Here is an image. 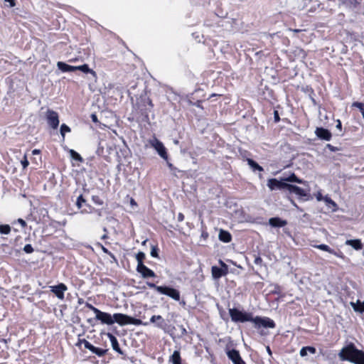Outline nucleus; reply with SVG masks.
Masks as SVG:
<instances>
[{"label":"nucleus","instance_id":"nucleus-1","mask_svg":"<svg viewBox=\"0 0 364 364\" xmlns=\"http://www.w3.org/2000/svg\"><path fill=\"white\" fill-rule=\"evenodd\" d=\"M338 356L341 360H348L354 364H364V352L357 349L353 343L343 347Z\"/></svg>","mask_w":364,"mask_h":364},{"label":"nucleus","instance_id":"nucleus-10","mask_svg":"<svg viewBox=\"0 0 364 364\" xmlns=\"http://www.w3.org/2000/svg\"><path fill=\"white\" fill-rule=\"evenodd\" d=\"M46 117L48 125L55 129L59 125V116L58 114L51 109H48L46 114Z\"/></svg>","mask_w":364,"mask_h":364},{"label":"nucleus","instance_id":"nucleus-25","mask_svg":"<svg viewBox=\"0 0 364 364\" xmlns=\"http://www.w3.org/2000/svg\"><path fill=\"white\" fill-rule=\"evenodd\" d=\"M76 68V70H80L85 73H90L92 74L94 77L96 76V73L90 69L88 66V65L87 64H83L82 65H79V66H75Z\"/></svg>","mask_w":364,"mask_h":364},{"label":"nucleus","instance_id":"nucleus-48","mask_svg":"<svg viewBox=\"0 0 364 364\" xmlns=\"http://www.w3.org/2000/svg\"><path fill=\"white\" fill-rule=\"evenodd\" d=\"M180 328H181V336H185L187 334V331L183 326H181Z\"/></svg>","mask_w":364,"mask_h":364},{"label":"nucleus","instance_id":"nucleus-17","mask_svg":"<svg viewBox=\"0 0 364 364\" xmlns=\"http://www.w3.org/2000/svg\"><path fill=\"white\" fill-rule=\"evenodd\" d=\"M136 271L141 274L144 278L154 277L156 276L154 272L144 264L136 267Z\"/></svg>","mask_w":364,"mask_h":364},{"label":"nucleus","instance_id":"nucleus-63","mask_svg":"<svg viewBox=\"0 0 364 364\" xmlns=\"http://www.w3.org/2000/svg\"><path fill=\"white\" fill-rule=\"evenodd\" d=\"M101 238H102V240H105V239L107 238V234L103 235L102 236V237H101Z\"/></svg>","mask_w":364,"mask_h":364},{"label":"nucleus","instance_id":"nucleus-58","mask_svg":"<svg viewBox=\"0 0 364 364\" xmlns=\"http://www.w3.org/2000/svg\"><path fill=\"white\" fill-rule=\"evenodd\" d=\"M363 302H361L360 300L357 301V304H359L360 309H364V306L363 305Z\"/></svg>","mask_w":364,"mask_h":364},{"label":"nucleus","instance_id":"nucleus-38","mask_svg":"<svg viewBox=\"0 0 364 364\" xmlns=\"http://www.w3.org/2000/svg\"><path fill=\"white\" fill-rule=\"evenodd\" d=\"M353 106L358 108L361 113H363V112H364V104H363L361 102H356L353 104Z\"/></svg>","mask_w":364,"mask_h":364},{"label":"nucleus","instance_id":"nucleus-32","mask_svg":"<svg viewBox=\"0 0 364 364\" xmlns=\"http://www.w3.org/2000/svg\"><path fill=\"white\" fill-rule=\"evenodd\" d=\"M314 247L317 249H319V250L325 251V252H328L329 253L333 252V249H331L328 245H325V244L317 245H315Z\"/></svg>","mask_w":364,"mask_h":364},{"label":"nucleus","instance_id":"nucleus-33","mask_svg":"<svg viewBox=\"0 0 364 364\" xmlns=\"http://www.w3.org/2000/svg\"><path fill=\"white\" fill-rule=\"evenodd\" d=\"M96 245L100 247L104 253L108 255L112 258H114V255L110 251H109L108 249L104 247L101 243L98 242L96 244Z\"/></svg>","mask_w":364,"mask_h":364},{"label":"nucleus","instance_id":"nucleus-31","mask_svg":"<svg viewBox=\"0 0 364 364\" xmlns=\"http://www.w3.org/2000/svg\"><path fill=\"white\" fill-rule=\"evenodd\" d=\"M11 232V227L9 225H0V233L9 235Z\"/></svg>","mask_w":364,"mask_h":364},{"label":"nucleus","instance_id":"nucleus-18","mask_svg":"<svg viewBox=\"0 0 364 364\" xmlns=\"http://www.w3.org/2000/svg\"><path fill=\"white\" fill-rule=\"evenodd\" d=\"M107 336L108 337V338L110 341V343H111L113 350H115L116 352L119 353V354H123V352L122 351L121 348H119V345L117 338L111 333H107Z\"/></svg>","mask_w":364,"mask_h":364},{"label":"nucleus","instance_id":"nucleus-13","mask_svg":"<svg viewBox=\"0 0 364 364\" xmlns=\"http://www.w3.org/2000/svg\"><path fill=\"white\" fill-rule=\"evenodd\" d=\"M226 354L233 364H246L241 358L238 350L235 349L227 350Z\"/></svg>","mask_w":364,"mask_h":364},{"label":"nucleus","instance_id":"nucleus-36","mask_svg":"<svg viewBox=\"0 0 364 364\" xmlns=\"http://www.w3.org/2000/svg\"><path fill=\"white\" fill-rule=\"evenodd\" d=\"M151 255L153 257H159L158 248L156 246H152L151 250Z\"/></svg>","mask_w":364,"mask_h":364},{"label":"nucleus","instance_id":"nucleus-29","mask_svg":"<svg viewBox=\"0 0 364 364\" xmlns=\"http://www.w3.org/2000/svg\"><path fill=\"white\" fill-rule=\"evenodd\" d=\"M145 258V254L142 252H139L136 255V259L137 261V267L143 265V260Z\"/></svg>","mask_w":364,"mask_h":364},{"label":"nucleus","instance_id":"nucleus-37","mask_svg":"<svg viewBox=\"0 0 364 364\" xmlns=\"http://www.w3.org/2000/svg\"><path fill=\"white\" fill-rule=\"evenodd\" d=\"M23 251L26 252V253H28V254H30V253H32L33 252V247L31 246V245L30 244H27L24 246L23 247Z\"/></svg>","mask_w":364,"mask_h":364},{"label":"nucleus","instance_id":"nucleus-35","mask_svg":"<svg viewBox=\"0 0 364 364\" xmlns=\"http://www.w3.org/2000/svg\"><path fill=\"white\" fill-rule=\"evenodd\" d=\"M85 203V200L83 198L82 195L77 197L76 201V205L78 208H81L82 203Z\"/></svg>","mask_w":364,"mask_h":364},{"label":"nucleus","instance_id":"nucleus-4","mask_svg":"<svg viewBox=\"0 0 364 364\" xmlns=\"http://www.w3.org/2000/svg\"><path fill=\"white\" fill-rule=\"evenodd\" d=\"M252 323H254L256 328H260L261 327L274 328L275 327L274 321L268 317H252Z\"/></svg>","mask_w":364,"mask_h":364},{"label":"nucleus","instance_id":"nucleus-7","mask_svg":"<svg viewBox=\"0 0 364 364\" xmlns=\"http://www.w3.org/2000/svg\"><path fill=\"white\" fill-rule=\"evenodd\" d=\"M159 293L168 296L177 301H178L181 298L180 292L178 289L167 286H162L161 288H159Z\"/></svg>","mask_w":364,"mask_h":364},{"label":"nucleus","instance_id":"nucleus-39","mask_svg":"<svg viewBox=\"0 0 364 364\" xmlns=\"http://www.w3.org/2000/svg\"><path fill=\"white\" fill-rule=\"evenodd\" d=\"M323 200H324V201L327 203V204H331L332 205L333 207H336V203L329 197L328 196H325Z\"/></svg>","mask_w":364,"mask_h":364},{"label":"nucleus","instance_id":"nucleus-51","mask_svg":"<svg viewBox=\"0 0 364 364\" xmlns=\"http://www.w3.org/2000/svg\"><path fill=\"white\" fill-rule=\"evenodd\" d=\"M166 163H167V166H168V168L172 171L173 169H175V168L173 167V164L171 163H170L168 161V159L167 161H166Z\"/></svg>","mask_w":364,"mask_h":364},{"label":"nucleus","instance_id":"nucleus-40","mask_svg":"<svg viewBox=\"0 0 364 364\" xmlns=\"http://www.w3.org/2000/svg\"><path fill=\"white\" fill-rule=\"evenodd\" d=\"M21 164L23 168H27L28 166L29 163L26 155H24L23 159L21 161Z\"/></svg>","mask_w":364,"mask_h":364},{"label":"nucleus","instance_id":"nucleus-54","mask_svg":"<svg viewBox=\"0 0 364 364\" xmlns=\"http://www.w3.org/2000/svg\"><path fill=\"white\" fill-rule=\"evenodd\" d=\"M341 122L339 119L337 120V124H336V128L338 129H341Z\"/></svg>","mask_w":364,"mask_h":364},{"label":"nucleus","instance_id":"nucleus-22","mask_svg":"<svg viewBox=\"0 0 364 364\" xmlns=\"http://www.w3.org/2000/svg\"><path fill=\"white\" fill-rule=\"evenodd\" d=\"M169 363L172 364H181V357L179 350H174L173 354L169 357Z\"/></svg>","mask_w":364,"mask_h":364},{"label":"nucleus","instance_id":"nucleus-27","mask_svg":"<svg viewBox=\"0 0 364 364\" xmlns=\"http://www.w3.org/2000/svg\"><path fill=\"white\" fill-rule=\"evenodd\" d=\"M247 164L253 171H262L263 168L251 159H247Z\"/></svg>","mask_w":364,"mask_h":364},{"label":"nucleus","instance_id":"nucleus-60","mask_svg":"<svg viewBox=\"0 0 364 364\" xmlns=\"http://www.w3.org/2000/svg\"><path fill=\"white\" fill-rule=\"evenodd\" d=\"M266 348H267V351L268 354L269 355H272V351H271V349H270L269 346H267Z\"/></svg>","mask_w":364,"mask_h":364},{"label":"nucleus","instance_id":"nucleus-20","mask_svg":"<svg viewBox=\"0 0 364 364\" xmlns=\"http://www.w3.org/2000/svg\"><path fill=\"white\" fill-rule=\"evenodd\" d=\"M57 66L62 72H73L76 70L75 66L68 65L63 62H58Z\"/></svg>","mask_w":364,"mask_h":364},{"label":"nucleus","instance_id":"nucleus-56","mask_svg":"<svg viewBox=\"0 0 364 364\" xmlns=\"http://www.w3.org/2000/svg\"><path fill=\"white\" fill-rule=\"evenodd\" d=\"M274 119L276 122H278L279 120V117L277 111L274 112Z\"/></svg>","mask_w":364,"mask_h":364},{"label":"nucleus","instance_id":"nucleus-8","mask_svg":"<svg viewBox=\"0 0 364 364\" xmlns=\"http://www.w3.org/2000/svg\"><path fill=\"white\" fill-rule=\"evenodd\" d=\"M267 186L270 191L282 190L284 188L287 189L289 183H284V181H283V177H282L279 180L277 178L269 179L267 181Z\"/></svg>","mask_w":364,"mask_h":364},{"label":"nucleus","instance_id":"nucleus-23","mask_svg":"<svg viewBox=\"0 0 364 364\" xmlns=\"http://www.w3.org/2000/svg\"><path fill=\"white\" fill-rule=\"evenodd\" d=\"M283 181H284V183H287V182H296V183H302V184H306V182L301 180V179H299L295 173H291L289 176H287V177H283Z\"/></svg>","mask_w":364,"mask_h":364},{"label":"nucleus","instance_id":"nucleus-53","mask_svg":"<svg viewBox=\"0 0 364 364\" xmlns=\"http://www.w3.org/2000/svg\"><path fill=\"white\" fill-rule=\"evenodd\" d=\"M327 147L332 151H336V148L332 146L331 144H327Z\"/></svg>","mask_w":364,"mask_h":364},{"label":"nucleus","instance_id":"nucleus-9","mask_svg":"<svg viewBox=\"0 0 364 364\" xmlns=\"http://www.w3.org/2000/svg\"><path fill=\"white\" fill-rule=\"evenodd\" d=\"M221 267L213 266L211 268V273L213 279H218L228 273V266L222 260L219 261Z\"/></svg>","mask_w":364,"mask_h":364},{"label":"nucleus","instance_id":"nucleus-6","mask_svg":"<svg viewBox=\"0 0 364 364\" xmlns=\"http://www.w3.org/2000/svg\"><path fill=\"white\" fill-rule=\"evenodd\" d=\"M151 146L154 148L158 154L165 161L168 160V154L166 151V149L164 146L163 143L160 141L158 139L154 138L150 140Z\"/></svg>","mask_w":364,"mask_h":364},{"label":"nucleus","instance_id":"nucleus-43","mask_svg":"<svg viewBox=\"0 0 364 364\" xmlns=\"http://www.w3.org/2000/svg\"><path fill=\"white\" fill-rule=\"evenodd\" d=\"M331 254L336 256L337 257L342 258V259L343 258V254L341 251L336 252L334 250H333V252H331Z\"/></svg>","mask_w":364,"mask_h":364},{"label":"nucleus","instance_id":"nucleus-12","mask_svg":"<svg viewBox=\"0 0 364 364\" xmlns=\"http://www.w3.org/2000/svg\"><path fill=\"white\" fill-rule=\"evenodd\" d=\"M95 318L100 321L102 324L109 326L114 324L113 315L112 316L110 314L101 311L100 310L95 316Z\"/></svg>","mask_w":364,"mask_h":364},{"label":"nucleus","instance_id":"nucleus-15","mask_svg":"<svg viewBox=\"0 0 364 364\" xmlns=\"http://www.w3.org/2000/svg\"><path fill=\"white\" fill-rule=\"evenodd\" d=\"M83 345L85 348L90 350L92 353H95V355H98L99 357H102L104 355H105L107 350L97 348L92 345L89 341H84Z\"/></svg>","mask_w":364,"mask_h":364},{"label":"nucleus","instance_id":"nucleus-52","mask_svg":"<svg viewBox=\"0 0 364 364\" xmlns=\"http://www.w3.org/2000/svg\"><path fill=\"white\" fill-rule=\"evenodd\" d=\"M323 198L322 197V195H321V193H318L316 194V199H317V200L321 201V200H323Z\"/></svg>","mask_w":364,"mask_h":364},{"label":"nucleus","instance_id":"nucleus-42","mask_svg":"<svg viewBox=\"0 0 364 364\" xmlns=\"http://www.w3.org/2000/svg\"><path fill=\"white\" fill-rule=\"evenodd\" d=\"M146 284L149 288L154 289L158 293H159V289L161 288V287H162V286H156L155 284L151 283V282H147Z\"/></svg>","mask_w":364,"mask_h":364},{"label":"nucleus","instance_id":"nucleus-24","mask_svg":"<svg viewBox=\"0 0 364 364\" xmlns=\"http://www.w3.org/2000/svg\"><path fill=\"white\" fill-rule=\"evenodd\" d=\"M346 245L351 246L355 250H360L363 248L360 240H347Z\"/></svg>","mask_w":364,"mask_h":364},{"label":"nucleus","instance_id":"nucleus-62","mask_svg":"<svg viewBox=\"0 0 364 364\" xmlns=\"http://www.w3.org/2000/svg\"><path fill=\"white\" fill-rule=\"evenodd\" d=\"M148 104H149V105H150V107H153L152 102L150 99H148Z\"/></svg>","mask_w":364,"mask_h":364},{"label":"nucleus","instance_id":"nucleus-41","mask_svg":"<svg viewBox=\"0 0 364 364\" xmlns=\"http://www.w3.org/2000/svg\"><path fill=\"white\" fill-rule=\"evenodd\" d=\"M86 306L89 308L90 310H92L95 314V316L100 311L97 308L95 307L94 306L89 303L86 304Z\"/></svg>","mask_w":364,"mask_h":364},{"label":"nucleus","instance_id":"nucleus-61","mask_svg":"<svg viewBox=\"0 0 364 364\" xmlns=\"http://www.w3.org/2000/svg\"><path fill=\"white\" fill-rule=\"evenodd\" d=\"M352 304H354V305L355 304L356 307H358V309H360V305L359 304H357V301L355 303V302H350V305L352 306Z\"/></svg>","mask_w":364,"mask_h":364},{"label":"nucleus","instance_id":"nucleus-2","mask_svg":"<svg viewBox=\"0 0 364 364\" xmlns=\"http://www.w3.org/2000/svg\"><path fill=\"white\" fill-rule=\"evenodd\" d=\"M114 323H117L120 326H125L127 324H133L135 326L147 325V323H143L140 319L135 318L121 313H116L113 314Z\"/></svg>","mask_w":364,"mask_h":364},{"label":"nucleus","instance_id":"nucleus-45","mask_svg":"<svg viewBox=\"0 0 364 364\" xmlns=\"http://www.w3.org/2000/svg\"><path fill=\"white\" fill-rule=\"evenodd\" d=\"M17 223H19L22 226V228H25L26 226V221L21 218H18L17 220Z\"/></svg>","mask_w":364,"mask_h":364},{"label":"nucleus","instance_id":"nucleus-59","mask_svg":"<svg viewBox=\"0 0 364 364\" xmlns=\"http://www.w3.org/2000/svg\"><path fill=\"white\" fill-rule=\"evenodd\" d=\"M86 341L85 339H79L78 343L76 344V346H79L80 344H83V341Z\"/></svg>","mask_w":364,"mask_h":364},{"label":"nucleus","instance_id":"nucleus-46","mask_svg":"<svg viewBox=\"0 0 364 364\" xmlns=\"http://www.w3.org/2000/svg\"><path fill=\"white\" fill-rule=\"evenodd\" d=\"M130 205L133 208L137 206L136 202L132 198H130Z\"/></svg>","mask_w":364,"mask_h":364},{"label":"nucleus","instance_id":"nucleus-11","mask_svg":"<svg viewBox=\"0 0 364 364\" xmlns=\"http://www.w3.org/2000/svg\"><path fill=\"white\" fill-rule=\"evenodd\" d=\"M50 291L53 292L60 300L64 299V294L68 290L67 286L63 283H60L55 286H50Z\"/></svg>","mask_w":364,"mask_h":364},{"label":"nucleus","instance_id":"nucleus-16","mask_svg":"<svg viewBox=\"0 0 364 364\" xmlns=\"http://www.w3.org/2000/svg\"><path fill=\"white\" fill-rule=\"evenodd\" d=\"M315 134L321 139L329 141L331 139V133L326 129L318 127L315 130Z\"/></svg>","mask_w":364,"mask_h":364},{"label":"nucleus","instance_id":"nucleus-14","mask_svg":"<svg viewBox=\"0 0 364 364\" xmlns=\"http://www.w3.org/2000/svg\"><path fill=\"white\" fill-rule=\"evenodd\" d=\"M287 190L289 193H295L299 198L308 197L309 196V189H304L297 186L291 185L289 183Z\"/></svg>","mask_w":364,"mask_h":364},{"label":"nucleus","instance_id":"nucleus-5","mask_svg":"<svg viewBox=\"0 0 364 364\" xmlns=\"http://www.w3.org/2000/svg\"><path fill=\"white\" fill-rule=\"evenodd\" d=\"M150 322L155 323V326L164 331V332L170 333L173 327L168 325L165 320L160 315H154L150 318Z\"/></svg>","mask_w":364,"mask_h":364},{"label":"nucleus","instance_id":"nucleus-21","mask_svg":"<svg viewBox=\"0 0 364 364\" xmlns=\"http://www.w3.org/2000/svg\"><path fill=\"white\" fill-rule=\"evenodd\" d=\"M219 240L223 242H230L232 240L231 234L226 230H220L218 235Z\"/></svg>","mask_w":364,"mask_h":364},{"label":"nucleus","instance_id":"nucleus-26","mask_svg":"<svg viewBox=\"0 0 364 364\" xmlns=\"http://www.w3.org/2000/svg\"><path fill=\"white\" fill-rule=\"evenodd\" d=\"M308 353H310L311 354H314L316 353V348L312 346H306L303 347L299 352V354L301 357L306 356Z\"/></svg>","mask_w":364,"mask_h":364},{"label":"nucleus","instance_id":"nucleus-30","mask_svg":"<svg viewBox=\"0 0 364 364\" xmlns=\"http://www.w3.org/2000/svg\"><path fill=\"white\" fill-rule=\"evenodd\" d=\"M69 153H70V156L75 161H80V162L82 161V158L81 157V156L77 152H76L75 150L70 149Z\"/></svg>","mask_w":364,"mask_h":364},{"label":"nucleus","instance_id":"nucleus-44","mask_svg":"<svg viewBox=\"0 0 364 364\" xmlns=\"http://www.w3.org/2000/svg\"><path fill=\"white\" fill-rule=\"evenodd\" d=\"M363 305L364 306V301L363 303ZM352 307L355 311H358L360 313L364 312V309H358V307H356L355 304L354 305V304H352Z\"/></svg>","mask_w":364,"mask_h":364},{"label":"nucleus","instance_id":"nucleus-34","mask_svg":"<svg viewBox=\"0 0 364 364\" xmlns=\"http://www.w3.org/2000/svg\"><path fill=\"white\" fill-rule=\"evenodd\" d=\"M92 200L93 203L98 205H102L103 204V200L98 196H92Z\"/></svg>","mask_w":364,"mask_h":364},{"label":"nucleus","instance_id":"nucleus-49","mask_svg":"<svg viewBox=\"0 0 364 364\" xmlns=\"http://www.w3.org/2000/svg\"><path fill=\"white\" fill-rule=\"evenodd\" d=\"M184 220V215L183 213H179L178 215V220L179 222H182Z\"/></svg>","mask_w":364,"mask_h":364},{"label":"nucleus","instance_id":"nucleus-55","mask_svg":"<svg viewBox=\"0 0 364 364\" xmlns=\"http://www.w3.org/2000/svg\"><path fill=\"white\" fill-rule=\"evenodd\" d=\"M201 236L203 237V238H207L208 237V234L207 232L205 231H203L202 232V234H201Z\"/></svg>","mask_w":364,"mask_h":364},{"label":"nucleus","instance_id":"nucleus-57","mask_svg":"<svg viewBox=\"0 0 364 364\" xmlns=\"http://www.w3.org/2000/svg\"><path fill=\"white\" fill-rule=\"evenodd\" d=\"M32 154H33V155L38 154H40V150H38V149H33V150L32 151Z\"/></svg>","mask_w":364,"mask_h":364},{"label":"nucleus","instance_id":"nucleus-50","mask_svg":"<svg viewBox=\"0 0 364 364\" xmlns=\"http://www.w3.org/2000/svg\"><path fill=\"white\" fill-rule=\"evenodd\" d=\"M91 119H92V122H97V121H98L97 115L95 114H91Z\"/></svg>","mask_w":364,"mask_h":364},{"label":"nucleus","instance_id":"nucleus-3","mask_svg":"<svg viewBox=\"0 0 364 364\" xmlns=\"http://www.w3.org/2000/svg\"><path fill=\"white\" fill-rule=\"evenodd\" d=\"M229 314L232 321L235 323H244L247 321L252 322L253 317L251 313L240 311L236 308L229 309Z\"/></svg>","mask_w":364,"mask_h":364},{"label":"nucleus","instance_id":"nucleus-19","mask_svg":"<svg viewBox=\"0 0 364 364\" xmlns=\"http://www.w3.org/2000/svg\"><path fill=\"white\" fill-rule=\"evenodd\" d=\"M269 224L272 227H284L287 225V221L282 220L279 218H272L269 220Z\"/></svg>","mask_w":364,"mask_h":364},{"label":"nucleus","instance_id":"nucleus-64","mask_svg":"<svg viewBox=\"0 0 364 364\" xmlns=\"http://www.w3.org/2000/svg\"><path fill=\"white\" fill-rule=\"evenodd\" d=\"M291 203L296 207V208H298V206L296 205V204L294 202V201H291Z\"/></svg>","mask_w":364,"mask_h":364},{"label":"nucleus","instance_id":"nucleus-28","mask_svg":"<svg viewBox=\"0 0 364 364\" xmlns=\"http://www.w3.org/2000/svg\"><path fill=\"white\" fill-rule=\"evenodd\" d=\"M70 131L71 129L68 125H66L65 124H61L60 132L63 138V141L65 140V134L70 132Z\"/></svg>","mask_w":364,"mask_h":364},{"label":"nucleus","instance_id":"nucleus-47","mask_svg":"<svg viewBox=\"0 0 364 364\" xmlns=\"http://www.w3.org/2000/svg\"><path fill=\"white\" fill-rule=\"evenodd\" d=\"M15 0H4L5 3H9L10 7H13L15 6Z\"/></svg>","mask_w":364,"mask_h":364}]
</instances>
